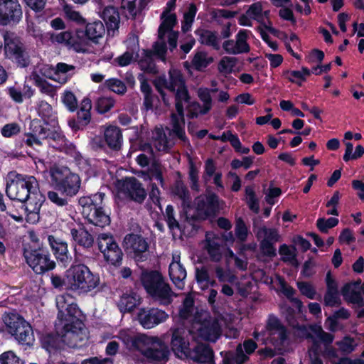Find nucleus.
Masks as SVG:
<instances>
[{
  "mask_svg": "<svg viewBox=\"0 0 364 364\" xmlns=\"http://www.w3.org/2000/svg\"><path fill=\"white\" fill-rule=\"evenodd\" d=\"M235 232L237 238L240 241L244 242L247 240L248 230L244 220L241 218H238L236 220Z\"/></svg>",
  "mask_w": 364,
  "mask_h": 364,
  "instance_id": "62",
  "label": "nucleus"
},
{
  "mask_svg": "<svg viewBox=\"0 0 364 364\" xmlns=\"http://www.w3.org/2000/svg\"><path fill=\"white\" fill-rule=\"evenodd\" d=\"M197 12L196 6L191 4L189 5L188 11L184 14L182 29L187 31L191 27Z\"/></svg>",
  "mask_w": 364,
  "mask_h": 364,
  "instance_id": "59",
  "label": "nucleus"
},
{
  "mask_svg": "<svg viewBox=\"0 0 364 364\" xmlns=\"http://www.w3.org/2000/svg\"><path fill=\"white\" fill-rule=\"evenodd\" d=\"M50 41L52 43L63 44L69 47L70 44H73L72 32L68 31L51 34Z\"/></svg>",
  "mask_w": 364,
  "mask_h": 364,
  "instance_id": "56",
  "label": "nucleus"
},
{
  "mask_svg": "<svg viewBox=\"0 0 364 364\" xmlns=\"http://www.w3.org/2000/svg\"><path fill=\"white\" fill-rule=\"evenodd\" d=\"M101 17L106 23L109 29L117 30L120 23L119 14L117 9L113 6H107L104 9Z\"/></svg>",
  "mask_w": 364,
  "mask_h": 364,
  "instance_id": "35",
  "label": "nucleus"
},
{
  "mask_svg": "<svg viewBox=\"0 0 364 364\" xmlns=\"http://www.w3.org/2000/svg\"><path fill=\"white\" fill-rule=\"evenodd\" d=\"M31 77L34 82V84L40 91L50 97H53L56 94V88L55 86L49 83L48 81L44 80L39 73L37 72V69L34 70L31 75Z\"/></svg>",
  "mask_w": 364,
  "mask_h": 364,
  "instance_id": "38",
  "label": "nucleus"
},
{
  "mask_svg": "<svg viewBox=\"0 0 364 364\" xmlns=\"http://www.w3.org/2000/svg\"><path fill=\"white\" fill-rule=\"evenodd\" d=\"M168 74V80H166L164 77H160L155 80L154 85L164 102L167 105L170 104V102L166 97L163 90L166 88L175 93L176 113H173L171 117L172 132L186 144L188 141L184 131L183 103L189 102L190 96L181 72L177 69H171Z\"/></svg>",
  "mask_w": 364,
  "mask_h": 364,
  "instance_id": "2",
  "label": "nucleus"
},
{
  "mask_svg": "<svg viewBox=\"0 0 364 364\" xmlns=\"http://www.w3.org/2000/svg\"><path fill=\"white\" fill-rule=\"evenodd\" d=\"M297 287L301 294L308 299H315L318 298L316 289L311 284L306 282H298Z\"/></svg>",
  "mask_w": 364,
  "mask_h": 364,
  "instance_id": "57",
  "label": "nucleus"
},
{
  "mask_svg": "<svg viewBox=\"0 0 364 364\" xmlns=\"http://www.w3.org/2000/svg\"><path fill=\"white\" fill-rule=\"evenodd\" d=\"M164 168L158 161H154L147 171L139 173V176L145 181H151L155 179L158 181L161 186L164 185L163 173Z\"/></svg>",
  "mask_w": 364,
  "mask_h": 364,
  "instance_id": "30",
  "label": "nucleus"
},
{
  "mask_svg": "<svg viewBox=\"0 0 364 364\" xmlns=\"http://www.w3.org/2000/svg\"><path fill=\"white\" fill-rule=\"evenodd\" d=\"M176 0H169L161 14L162 22L160 25V35H162L164 28H168V30L173 29V26L176 23V14L171 13L176 7Z\"/></svg>",
  "mask_w": 364,
  "mask_h": 364,
  "instance_id": "31",
  "label": "nucleus"
},
{
  "mask_svg": "<svg viewBox=\"0 0 364 364\" xmlns=\"http://www.w3.org/2000/svg\"><path fill=\"white\" fill-rule=\"evenodd\" d=\"M71 235L73 240L80 246L85 248H89L93 245V237L92 235L86 230L83 229L71 230Z\"/></svg>",
  "mask_w": 364,
  "mask_h": 364,
  "instance_id": "39",
  "label": "nucleus"
},
{
  "mask_svg": "<svg viewBox=\"0 0 364 364\" xmlns=\"http://www.w3.org/2000/svg\"><path fill=\"white\" fill-rule=\"evenodd\" d=\"M172 193L174 196H178L182 201V205L189 207L191 203V198L188 191L184 184L180 181H176L172 188Z\"/></svg>",
  "mask_w": 364,
  "mask_h": 364,
  "instance_id": "45",
  "label": "nucleus"
},
{
  "mask_svg": "<svg viewBox=\"0 0 364 364\" xmlns=\"http://www.w3.org/2000/svg\"><path fill=\"white\" fill-rule=\"evenodd\" d=\"M213 61V58L208 55L206 52H197L192 60V64L196 70H201L205 68Z\"/></svg>",
  "mask_w": 364,
  "mask_h": 364,
  "instance_id": "48",
  "label": "nucleus"
},
{
  "mask_svg": "<svg viewBox=\"0 0 364 364\" xmlns=\"http://www.w3.org/2000/svg\"><path fill=\"white\" fill-rule=\"evenodd\" d=\"M250 33V31L240 30L235 35L234 40H226L223 43V50L229 55L248 53L250 51V46L247 41Z\"/></svg>",
  "mask_w": 364,
  "mask_h": 364,
  "instance_id": "14",
  "label": "nucleus"
},
{
  "mask_svg": "<svg viewBox=\"0 0 364 364\" xmlns=\"http://www.w3.org/2000/svg\"><path fill=\"white\" fill-rule=\"evenodd\" d=\"M63 10L65 14V16L68 20L73 21L78 25H83L85 23V18L71 5H64Z\"/></svg>",
  "mask_w": 364,
  "mask_h": 364,
  "instance_id": "50",
  "label": "nucleus"
},
{
  "mask_svg": "<svg viewBox=\"0 0 364 364\" xmlns=\"http://www.w3.org/2000/svg\"><path fill=\"white\" fill-rule=\"evenodd\" d=\"M218 207V198L215 194L200 196L195 199L194 218L198 220H205L214 215Z\"/></svg>",
  "mask_w": 364,
  "mask_h": 364,
  "instance_id": "13",
  "label": "nucleus"
},
{
  "mask_svg": "<svg viewBox=\"0 0 364 364\" xmlns=\"http://www.w3.org/2000/svg\"><path fill=\"white\" fill-rule=\"evenodd\" d=\"M105 194L97 193L90 196H83L79 199L83 217L91 224L105 227L109 224L110 218L102 208Z\"/></svg>",
  "mask_w": 364,
  "mask_h": 364,
  "instance_id": "6",
  "label": "nucleus"
},
{
  "mask_svg": "<svg viewBox=\"0 0 364 364\" xmlns=\"http://www.w3.org/2000/svg\"><path fill=\"white\" fill-rule=\"evenodd\" d=\"M162 35H160V27L159 28L158 41L153 46L154 53L162 60H165V54L166 52V40H168L169 48L171 50L177 46L178 33L173 31L172 28H164Z\"/></svg>",
  "mask_w": 364,
  "mask_h": 364,
  "instance_id": "19",
  "label": "nucleus"
},
{
  "mask_svg": "<svg viewBox=\"0 0 364 364\" xmlns=\"http://www.w3.org/2000/svg\"><path fill=\"white\" fill-rule=\"evenodd\" d=\"M188 333L194 335L195 338L215 342L220 335V328L218 321L204 311L194 317Z\"/></svg>",
  "mask_w": 364,
  "mask_h": 364,
  "instance_id": "7",
  "label": "nucleus"
},
{
  "mask_svg": "<svg viewBox=\"0 0 364 364\" xmlns=\"http://www.w3.org/2000/svg\"><path fill=\"white\" fill-rule=\"evenodd\" d=\"M105 85L110 90L117 94L122 95L127 91V87L124 83L116 78L106 80Z\"/></svg>",
  "mask_w": 364,
  "mask_h": 364,
  "instance_id": "61",
  "label": "nucleus"
},
{
  "mask_svg": "<svg viewBox=\"0 0 364 364\" xmlns=\"http://www.w3.org/2000/svg\"><path fill=\"white\" fill-rule=\"evenodd\" d=\"M38 115L47 124L55 127L58 126V117L56 112L53 110L52 106L46 101H40L36 106Z\"/></svg>",
  "mask_w": 364,
  "mask_h": 364,
  "instance_id": "28",
  "label": "nucleus"
},
{
  "mask_svg": "<svg viewBox=\"0 0 364 364\" xmlns=\"http://www.w3.org/2000/svg\"><path fill=\"white\" fill-rule=\"evenodd\" d=\"M92 108V103L90 100L85 98L82 102L80 109L77 112V118L80 122L84 124H87L91 119L90 109Z\"/></svg>",
  "mask_w": 364,
  "mask_h": 364,
  "instance_id": "49",
  "label": "nucleus"
},
{
  "mask_svg": "<svg viewBox=\"0 0 364 364\" xmlns=\"http://www.w3.org/2000/svg\"><path fill=\"white\" fill-rule=\"evenodd\" d=\"M100 284L98 274L82 264H73L66 270V289L78 294H87Z\"/></svg>",
  "mask_w": 364,
  "mask_h": 364,
  "instance_id": "4",
  "label": "nucleus"
},
{
  "mask_svg": "<svg viewBox=\"0 0 364 364\" xmlns=\"http://www.w3.org/2000/svg\"><path fill=\"white\" fill-rule=\"evenodd\" d=\"M129 50L115 59L118 65L120 66H127L129 65L134 59L138 56L139 46L138 43V37L132 35L127 40Z\"/></svg>",
  "mask_w": 364,
  "mask_h": 364,
  "instance_id": "27",
  "label": "nucleus"
},
{
  "mask_svg": "<svg viewBox=\"0 0 364 364\" xmlns=\"http://www.w3.org/2000/svg\"><path fill=\"white\" fill-rule=\"evenodd\" d=\"M141 302V298L134 292L124 294L118 301V307L121 312L133 310Z\"/></svg>",
  "mask_w": 364,
  "mask_h": 364,
  "instance_id": "34",
  "label": "nucleus"
},
{
  "mask_svg": "<svg viewBox=\"0 0 364 364\" xmlns=\"http://www.w3.org/2000/svg\"><path fill=\"white\" fill-rule=\"evenodd\" d=\"M172 336L171 347L173 353L180 358H186L188 353L189 342L186 339L187 331L183 326H178L171 329Z\"/></svg>",
  "mask_w": 364,
  "mask_h": 364,
  "instance_id": "18",
  "label": "nucleus"
},
{
  "mask_svg": "<svg viewBox=\"0 0 364 364\" xmlns=\"http://www.w3.org/2000/svg\"><path fill=\"white\" fill-rule=\"evenodd\" d=\"M364 284L360 279L349 282L343 285L341 289V294L344 299L358 307L364 306Z\"/></svg>",
  "mask_w": 364,
  "mask_h": 364,
  "instance_id": "20",
  "label": "nucleus"
},
{
  "mask_svg": "<svg viewBox=\"0 0 364 364\" xmlns=\"http://www.w3.org/2000/svg\"><path fill=\"white\" fill-rule=\"evenodd\" d=\"M140 281L147 294L161 304H169L174 296L170 285L162 274L157 271H144Z\"/></svg>",
  "mask_w": 364,
  "mask_h": 364,
  "instance_id": "5",
  "label": "nucleus"
},
{
  "mask_svg": "<svg viewBox=\"0 0 364 364\" xmlns=\"http://www.w3.org/2000/svg\"><path fill=\"white\" fill-rule=\"evenodd\" d=\"M105 32V26L101 21H95L86 26L85 34L92 41H96L97 39L102 38Z\"/></svg>",
  "mask_w": 364,
  "mask_h": 364,
  "instance_id": "41",
  "label": "nucleus"
},
{
  "mask_svg": "<svg viewBox=\"0 0 364 364\" xmlns=\"http://www.w3.org/2000/svg\"><path fill=\"white\" fill-rule=\"evenodd\" d=\"M22 15L18 0H0V23L6 25L18 21Z\"/></svg>",
  "mask_w": 364,
  "mask_h": 364,
  "instance_id": "21",
  "label": "nucleus"
},
{
  "mask_svg": "<svg viewBox=\"0 0 364 364\" xmlns=\"http://www.w3.org/2000/svg\"><path fill=\"white\" fill-rule=\"evenodd\" d=\"M279 284L282 292L290 300L291 302L293 303L299 311H301L303 304L300 299L294 297L295 290L291 286L287 284L283 279H279Z\"/></svg>",
  "mask_w": 364,
  "mask_h": 364,
  "instance_id": "47",
  "label": "nucleus"
},
{
  "mask_svg": "<svg viewBox=\"0 0 364 364\" xmlns=\"http://www.w3.org/2000/svg\"><path fill=\"white\" fill-rule=\"evenodd\" d=\"M150 343L146 345L141 352L148 359L155 361H166L170 352L168 346L160 338L154 336H149Z\"/></svg>",
  "mask_w": 364,
  "mask_h": 364,
  "instance_id": "15",
  "label": "nucleus"
},
{
  "mask_svg": "<svg viewBox=\"0 0 364 364\" xmlns=\"http://www.w3.org/2000/svg\"><path fill=\"white\" fill-rule=\"evenodd\" d=\"M80 315V311L74 303L65 310L63 315H58L57 335H49L43 338V344L48 350L60 348V342L75 348L87 338V329L79 318Z\"/></svg>",
  "mask_w": 364,
  "mask_h": 364,
  "instance_id": "3",
  "label": "nucleus"
},
{
  "mask_svg": "<svg viewBox=\"0 0 364 364\" xmlns=\"http://www.w3.org/2000/svg\"><path fill=\"white\" fill-rule=\"evenodd\" d=\"M23 255L27 264L37 274L44 273L55 267V262L43 249L25 250Z\"/></svg>",
  "mask_w": 364,
  "mask_h": 364,
  "instance_id": "11",
  "label": "nucleus"
},
{
  "mask_svg": "<svg viewBox=\"0 0 364 364\" xmlns=\"http://www.w3.org/2000/svg\"><path fill=\"white\" fill-rule=\"evenodd\" d=\"M50 176L57 189L67 196H73L78 192L80 186V178L67 168L53 167L50 169Z\"/></svg>",
  "mask_w": 364,
  "mask_h": 364,
  "instance_id": "8",
  "label": "nucleus"
},
{
  "mask_svg": "<svg viewBox=\"0 0 364 364\" xmlns=\"http://www.w3.org/2000/svg\"><path fill=\"white\" fill-rule=\"evenodd\" d=\"M3 321L9 333L12 335L26 321L18 314L8 313L4 314Z\"/></svg>",
  "mask_w": 364,
  "mask_h": 364,
  "instance_id": "40",
  "label": "nucleus"
},
{
  "mask_svg": "<svg viewBox=\"0 0 364 364\" xmlns=\"http://www.w3.org/2000/svg\"><path fill=\"white\" fill-rule=\"evenodd\" d=\"M311 75V70L307 68L303 67L301 70H292L288 72V79L289 81L301 85L303 81Z\"/></svg>",
  "mask_w": 364,
  "mask_h": 364,
  "instance_id": "51",
  "label": "nucleus"
},
{
  "mask_svg": "<svg viewBox=\"0 0 364 364\" xmlns=\"http://www.w3.org/2000/svg\"><path fill=\"white\" fill-rule=\"evenodd\" d=\"M196 278L198 283L202 285V288L207 287L208 285L214 287L216 284L215 280H210L209 273L205 268L196 269Z\"/></svg>",
  "mask_w": 364,
  "mask_h": 364,
  "instance_id": "55",
  "label": "nucleus"
},
{
  "mask_svg": "<svg viewBox=\"0 0 364 364\" xmlns=\"http://www.w3.org/2000/svg\"><path fill=\"white\" fill-rule=\"evenodd\" d=\"M215 277L221 283L234 284L236 281V277L229 270L224 269L220 266H216L215 268Z\"/></svg>",
  "mask_w": 364,
  "mask_h": 364,
  "instance_id": "52",
  "label": "nucleus"
},
{
  "mask_svg": "<svg viewBox=\"0 0 364 364\" xmlns=\"http://www.w3.org/2000/svg\"><path fill=\"white\" fill-rule=\"evenodd\" d=\"M0 364H23V362L11 350L0 355Z\"/></svg>",
  "mask_w": 364,
  "mask_h": 364,
  "instance_id": "64",
  "label": "nucleus"
},
{
  "mask_svg": "<svg viewBox=\"0 0 364 364\" xmlns=\"http://www.w3.org/2000/svg\"><path fill=\"white\" fill-rule=\"evenodd\" d=\"M193 299L191 296H186L183 301L182 307L179 311V316L181 318H189L193 311Z\"/></svg>",
  "mask_w": 364,
  "mask_h": 364,
  "instance_id": "60",
  "label": "nucleus"
},
{
  "mask_svg": "<svg viewBox=\"0 0 364 364\" xmlns=\"http://www.w3.org/2000/svg\"><path fill=\"white\" fill-rule=\"evenodd\" d=\"M122 191L129 198L139 203H142L146 196L142 184L134 177L126 178L123 181Z\"/></svg>",
  "mask_w": 364,
  "mask_h": 364,
  "instance_id": "23",
  "label": "nucleus"
},
{
  "mask_svg": "<svg viewBox=\"0 0 364 364\" xmlns=\"http://www.w3.org/2000/svg\"><path fill=\"white\" fill-rule=\"evenodd\" d=\"M314 336L327 346L331 343L334 339L333 335L325 332L321 326L314 325L311 327Z\"/></svg>",
  "mask_w": 364,
  "mask_h": 364,
  "instance_id": "54",
  "label": "nucleus"
},
{
  "mask_svg": "<svg viewBox=\"0 0 364 364\" xmlns=\"http://www.w3.org/2000/svg\"><path fill=\"white\" fill-rule=\"evenodd\" d=\"M221 243V239L217 235L213 232L206 233L204 248L213 262H219L222 259Z\"/></svg>",
  "mask_w": 364,
  "mask_h": 364,
  "instance_id": "25",
  "label": "nucleus"
},
{
  "mask_svg": "<svg viewBox=\"0 0 364 364\" xmlns=\"http://www.w3.org/2000/svg\"><path fill=\"white\" fill-rule=\"evenodd\" d=\"M31 132L40 138L48 139L50 136V130L42 126L39 119H35L30 124Z\"/></svg>",
  "mask_w": 364,
  "mask_h": 364,
  "instance_id": "53",
  "label": "nucleus"
},
{
  "mask_svg": "<svg viewBox=\"0 0 364 364\" xmlns=\"http://www.w3.org/2000/svg\"><path fill=\"white\" fill-rule=\"evenodd\" d=\"M246 11L253 20L259 23L263 22V7L260 2L252 4Z\"/></svg>",
  "mask_w": 364,
  "mask_h": 364,
  "instance_id": "58",
  "label": "nucleus"
},
{
  "mask_svg": "<svg viewBox=\"0 0 364 364\" xmlns=\"http://www.w3.org/2000/svg\"><path fill=\"white\" fill-rule=\"evenodd\" d=\"M152 139L156 149L160 151H165L169 149L173 143L168 139L162 128L156 127L152 132Z\"/></svg>",
  "mask_w": 364,
  "mask_h": 364,
  "instance_id": "37",
  "label": "nucleus"
},
{
  "mask_svg": "<svg viewBox=\"0 0 364 364\" xmlns=\"http://www.w3.org/2000/svg\"><path fill=\"white\" fill-rule=\"evenodd\" d=\"M257 237L259 240H265L272 242H277L280 240V235L277 230L261 227L258 228Z\"/></svg>",
  "mask_w": 364,
  "mask_h": 364,
  "instance_id": "46",
  "label": "nucleus"
},
{
  "mask_svg": "<svg viewBox=\"0 0 364 364\" xmlns=\"http://www.w3.org/2000/svg\"><path fill=\"white\" fill-rule=\"evenodd\" d=\"M117 337L129 350L140 351L146 345L150 343L151 341L148 336L141 333H136L129 328L120 330Z\"/></svg>",
  "mask_w": 364,
  "mask_h": 364,
  "instance_id": "16",
  "label": "nucleus"
},
{
  "mask_svg": "<svg viewBox=\"0 0 364 364\" xmlns=\"http://www.w3.org/2000/svg\"><path fill=\"white\" fill-rule=\"evenodd\" d=\"M106 143L112 149H119L122 141V135L119 128L115 126H109L104 132Z\"/></svg>",
  "mask_w": 364,
  "mask_h": 364,
  "instance_id": "33",
  "label": "nucleus"
},
{
  "mask_svg": "<svg viewBox=\"0 0 364 364\" xmlns=\"http://www.w3.org/2000/svg\"><path fill=\"white\" fill-rule=\"evenodd\" d=\"M186 358L200 363L215 364L212 349L204 344H198L193 349H190Z\"/></svg>",
  "mask_w": 364,
  "mask_h": 364,
  "instance_id": "26",
  "label": "nucleus"
},
{
  "mask_svg": "<svg viewBox=\"0 0 364 364\" xmlns=\"http://www.w3.org/2000/svg\"><path fill=\"white\" fill-rule=\"evenodd\" d=\"M98 247L105 259L109 264L118 266L122 260L123 253L111 235L102 233L97 237Z\"/></svg>",
  "mask_w": 364,
  "mask_h": 364,
  "instance_id": "12",
  "label": "nucleus"
},
{
  "mask_svg": "<svg viewBox=\"0 0 364 364\" xmlns=\"http://www.w3.org/2000/svg\"><path fill=\"white\" fill-rule=\"evenodd\" d=\"M124 247L126 250L131 254H133L134 257L139 260L142 258L141 255L144 253L148 249V243L141 236L137 235H128L124 240Z\"/></svg>",
  "mask_w": 364,
  "mask_h": 364,
  "instance_id": "24",
  "label": "nucleus"
},
{
  "mask_svg": "<svg viewBox=\"0 0 364 364\" xmlns=\"http://www.w3.org/2000/svg\"><path fill=\"white\" fill-rule=\"evenodd\" d=\"M168 318V314L158 308L141 309L137 314L139 323L146 329L165 322Z\"/></svg>",
  "mask_w": 364,
  "mask_h": 364,
  "instance_id": "17",
  "label": "nucleus"
},
{
  "mask_svg": "<svg viewBox=\"0 0 364 364\" xmlns=\"http://www.w3.org/2000/svg\"><path fill=\"white\" fill-rule=\"evenodd\" d=\"M6 192L12 200L26 203L27 221L35 223L39 220V212L45 197L39 190L36 178L23 176L16 171L8 173Z\"/></svg>",
  "mask_w": 364,
  "mask_h": 364,
  "instance_id": "1",
  "label": "nucleus"
},
{
  "mask_svg": "<svg viewBox=\"0 0 364 364\" xmlns=\"http://www.w3.org/2000/svg\"><path fill=\"white\" fill-rule=\"evenodd\" d=\"M75 67L65 63H58L55 66V82L66 83L75 73Z\"/></svg>",
  "mask_w": 364,
  "mask_h": 364,
  "instance_id": "36",
  "label": "nucleus"
},
{
  "mask_svg": "<svg viewBox=\"0 0 364 364\" xmlns=\"http://www.w3.org/2000/svg\"><path fill=\"white\" fill-rule=\"evenodd\" d=\"M279 253L284 262H293L296 259V250L294 247H290L287 245L280 246Z\"/></svg>",
  "mask_w": 364,
  "mask_h": 364,
  "instance_id": "63",
  "label": "nucleus"
},
{
  "mask_svg": "<svg viewBox=\"0 0 364 364\" xmlns=\"http://www.w3.org/2000/svg\"><path fill=\"white\" fill-rule=\"evenodd\" d=\"M196 33L198 36L200 43L210 46L215 50L220 48V38L217 33L206 29H198Z\"/></svg>",
  "mask_w": 364,
  "mask_h": 364,
  "instance_id": "32",
  "label": "nucleus"
},
{
  "mask_svg": "<svg viewBox=\"0 0 364 364\" xmlns=\"http://www.w3.org/2000/svg\"><path fill=\"white\" fill-rule=\"evenodd\" d=\"M168 273L171 279L180 289L184 287V280L186 278V270L181 262V253L176 251L172 255V261L169 264Z\"/></svg>",
  "mask_w": 364,
  "mask_h": 364,
  "instance_id": "22",
  "label": "nucleus"
},
{
  "mask_svg": "<svg viewBox=\"0 0 364 364\" xmlns=\"http://www.w3.org/2000/svg\"><path fill=\"white\" fill-rule=\"evenodd\" d=\"M18 342L29 344L33 339L31 326L24 321L23 324L12 334Z\"/></svg>",
  "mask_w": 364,
  "mask_h": 364,
  "instance_id": "42",
  "label": "nucleus"
},
{
  "mask_svg": "<svg viewBox=\"0 0 364 364\" xmlns=\"http://www.w3.org/2000/svg\"><path fill=\"white\" fill-rule=\"evenodd\" d=\"M262 334L266 341L273 345L279 351L283 350L288 338L286 328L274 315L269 316Z\"/></svg>",
  "mask_w": 364,
  "mask_h": 364,
  "instance_id": "10",
  "label": "nucleus"
},
{
  "mask_svg": "<svg viewBox=\"0 0 364 364\" xmlns=\"http://www.w3.org/2000/svg\"><path fill=\"white\" fill-rule=\"evenodd\" d=\"M144 56L140 59L139 65L141 70L148 73H156L157 68L152 58L151 50H144Z\"/></svg>",
  "mask_w": 364,
  "mask_h": 364,
  "instance_id": "44",
  "label": "nucleus"
},
{
  "mask_svg": "<svg viewBox=\"0 0 364 364\" xmlns=\"http://www.w3.org/2000/svg\"><path fill=\"white\" fill-rule=\"evenodd\" d=\"M237 63L238 60L235 57L224 56L218 63V70L220 73L226 76L232 73Z\"/></svg>",
  "mask_w": 364,
  "mask_h": 364,
  "instance_id": "43",
  "label": "nucleus"
},
{
  "mask_svg": "<svg viewBox=\"0 0 364 364\" xmlns=\"http://www.w3.org/2000/svg\"><path fill=\"white\" fill-rule=\"evenodd\" d=\"M4 52L7 58L18 67L26 68L31 63V56L20 40L12 33H6L4 36Z\"/></svg>",
  "mask_w": 364,
  "mask_h": 364,
  "instance_id": "9",
  "label": "nucleus"
},
{
  "mask_svg": "<svg viewBox=\"0 0 364 364\" xmlns=\"http://www.w3.org/2000/svg\"><path fill=\"white\" fill-rule=\"evenodd\" d=\"M48 240L56 258L63 263L68 262L69 256L67 243L53 235H49Z\"/></svg>",
  "mask_w": 364,
  "mask_h": 364,
  "instance_id": "29",
  "label": "nucleus"
}]
</instances>
